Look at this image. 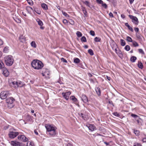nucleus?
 Listing matches in <instances>:
<instances>
[{
	"mask_svg": "<svg viewBox=\"0 0 146 146\" xmlns=\"http://www.w3.org/2000/svg\"><path fill=\"white\" fill-rule=\"evenodd\" d=\"M45 127L47 131L48 134L52 136H54L56 135V127L48 124L46 125Z\"/></svg>",
	"mask_w": 146,
	"mask_h": 146,
	"instance_id": "1",
	"label": "nucleus"
},
{
	"mask_svg": "<svg viewBox=\"0 0 146 146\" xmlns=\"http://www.w3.org/2000/svg\"><path fill=\"white\" fill-rule=\"evenodd\" d=\"M31 65L35 69H40L43 66V64L40 61L37 60H34L31 62Z\"/></svg>",
	"mask_w": 146,
	"mask_h": 146,
	"instance_id": "2",
	"label": "nucleus"
},
{
	"mask_svg": "<svg viewBox=\"0 0 146 146\" xmlns=\"http://www.w3.org/2000/svg\"><path fill=\"white\" fill-rule=\"evenodd\" d=\"M15 100V99L12 97H10L6 99V102L7 104L8 108L11 109L14 106V104L13 102Z\"/></svg>",
	"mask_w": 146,
	"mask_h": 146,
	"instance_id": "3",
	"label": "nucleus"
},
{
	"mask_svg": "<svg viewBox=\"0 0 146 146\" xmlns=\"http://www.w3.org/2000/svg\"><path fill=\"white\" fill-rule=\"evenodd\" d=\"M5 62L7 66H11L13 64L14 60L11 56H8L5 58Z\"/></svg>",
	"mask_w": 146,
	"mask_h": 146,
	"instance_id": "4",
	"label": "nucleus"
},
{
	"mask_svg": "<svg viewBox=\"0 0 146 146\" xmlns=\"http://www.w3.org/2000/svg\"><path fill=\"white\" fill-rule=\"evenodd\" d=\"M10 94L8 91L2 92L0 94V97L2 99H5L7 97L10 96Z\"/></svg>",
	"mask_w": 146,
	"mask_h": 146,
	"instance_id": "5",
	"label": "nucleus"
},
{
	"mask_svg": "<svg viewBox=\"0 0 146 146\" xmlns=\"http://www.w3.org/2000/svg\"><path fill=\"white\" fill-rule=\"evenodd\" d=\"M129 17L132 19V22L136 25H137L139 23L138 19L136 17L131 15H129Z\"/></svg>",
	"mask_w": 146,
	"mask_h": 146,
	"instance_id": "6",
	"label": "nucleus"
},
{
	"mask_svg": "<svg viewBox=\"0 0 146 146\" xmlns=\"http://www.w3.org/2000/svg\"><path fill=\"white\" fill-rule=\"evenodd\" d=\"M50 72L48 69H45L43 70L42 74L43 76H45L46 78H49V75L50 74Z\"/></svg>",
	"mask_w": 146,
	"mask_h": 146,
	"instance_id": "7",
	"label": "nucleus"
},
{
	"mask_svg": "<svg viewBox=\"0 0 146 146\" xmlns=\"http://www.w3.org/2000/svg\"><path fill=\"white\" fill-rule=\"evenodd\" d=\"M11 144L13 146H26L25 145L23 144L22 143L16 141H11Z\"/></svg>",
	"mask_w": 146,
	"mask_h": 146,
	"instance_id": "8",
	"label": "nucleus"
},
{
	"mask_svg": "<svg viewBox=\"0 0 146 146\" xmlns=\"http://www.w3.org/2000/svg\"><path fill=\"white\" fill-rule=\"evenodd\" d=\"M19 134V133L17 132H10L9 133V138L11 139H13L16 137Z\"/></svg>",
	"mask_w": 146,
	"mask_h": 146,
	"instance_id": "9",
	"label": "nucleus"
},
{
	"mask_svg": "<svg viewBox=\"0 0 146 146\" xmlns=\"http://www.w3.org/2000/svg\"><path fill=\"white\" fill-rule=\"evenodd\" d=\"M18 138L23 142H26L28 141V139L24 135H19L18 137Z\"/></svg>",
	"mask_w": 146,
	"mask_h": 146,
	"instance_id": "10",
	"label": "nucleus"
},
{
	"mask_svg": "<svg viewBox=\"0 0 146 146\" xmlns=\"http://www.w3.org/2000/svg\"><path fill=\"white\" fill-rule=\"evenodd\" d=\"M3 74L5 77H7L9 75V72L8 70L6 68H3L2 69Z\"/></svg>",
	"mask_w": 146,
	"mask_h": 146,
	"instance_id": "11",
	"label": "nucleus"
},
{
	"mask_svg": "<svg viewBox=\"0 0 146 146\" xmlns=\"http://www.w3.org/2000/svg\"><path fill=\"white\" fill-rule=\"evenodd\" d=\"M71 92L70 91H68L67 92L64 93L63 92L62 94L63 97L67 100L68 99L69 96L71 94Z\"/></svg>",
	"mask_w": 146,
	"mask_h": 146,
	"instance_id": "12",
	"label": "nucleus"
},
{
	"mask_svg": "<svg viewBox=\"0 0 146 146\" xmlns=\"http://www.w3.org/2000/svg\"><path fill=\"white\" fill-rule=\"evenodd\" d=\"M36 21L37 22L38 25L40 26V29L42 30L44 29V27L42 26L43 25L42 21L40 20V19L38 18L36 19Z\"/></svg>",
	"mask_w": 146,
	"mask_h": 146,
	"instance_id": "13",
	"label": "nucleus"
},
{
	"mask_svg": "<svg viewBox=\"0 0 146 146\" xmlns=\"http://www.w3.org/2000/svg\"><path fill=\"white\" fill-rule=\"evenodd\" d=\"M82 99L84 103L87 104L88 102L87 97L84 94L82 95Z\"/></svg>",
	"mask_w": 146,
	"mask_h": 146,
	"instance_id": "14",
	"label": "nucleus"
},
{
	"mask_svg": "<svg viewBox=\"0 0 146 146\" xmlns=\"http://www.w3.org/2000/svg\"><path fill=\"white\" fill-rule=\"evenodd\" d=\"M89 129L91 131H93L96 129L95 126L93 124H90L88 127Z\"/></svg>",
	"mask_w": 146,
	"mask_h": 146,
	"instance_id": "15",
	"label": "nucleus"
},
{
	"mask_svg": "<svg viewBox=\"0 0 146 146\" xmlns=\"http://www.w3.org/2000/svg\"><path fill=\"white\" fill-rule=\"evenodd\" d=\"M81 9L85 17H87L88 15L87 12L85 8L83 6H81Z\"/></svg>",
	"mask_w": 146,
	"mask_h": 146,
	"instance_id": "16",
	"label": "nucleus"
},
{
	"mask_svg": "<svg viewBox=\"0 0 146 146\" xmlns=\"http://www.w3.org/2000/svg\"><path fill=\"white\" fill-rule=\"evenodd\" d=\"M116 54L120 58H121V59H122L123 58V54L120 50L118 49V52H117Z\"/></svg>",
	"mask_w": 146,
	"mask_h": 146,
	"instance_id": "17",
	"label": "nucleus"
},
{
	"mask_svg": "<svg viewBox=\"0 0 146 146\" xmlns=\"http://www.w3.org/2000/svg\"><path fill=\"white\" fill-rule=\"evenodd\" d=\"M96 91L98 96H100L101 95V90L100 88L99 87H96L95 88Z\"/></svg>",
	"mask_w": 146,
	"mask_h": 146,
	"instance_id": "18",
	"label": "nucleus"
},
{
	"mask_svg": "<svg viewBox=\"0 0 146 146\" xmlns=\"http://www.w3.org/2000/svg\"><path fill=\"white\" fill-rule=\"evenodd\" d=\"M19 39L20 40V41L23 42H24L25 41L26 38L25 36H23V35L21 36Z\"/></svg>",
	"mask_w": 146,
	"mask_h": 146,
	"instance_id": "19",
	"label": "nucleus"
},
{
	"mask_svg": "<svg viewBox=\"0 0 146 146\" xmlns=\"http://www.w3.org/2000/svg\"><path fill=\"white\" fill-rule=\"evenodd\" d=\"M70 99L75 102H76L78 101L77 99L74 96H71L70 98Z\"/></svg>",
	"mask_w": 146,
	"mask_h": 146,
	"instance_id": "20",
	"label": "nucleus"
},
{
	"mask_svg": "<svg viewBox=\"0 0 146 146\" xmlns=\"http://www.w3.org/2000/svg\"><path fill=\"white\" fill-rule=\"evenodd\" d=\"M137 58L135 56H132L131 57L130 60L132 62H134L135 61Z\"/></svg>",
	"mask_w": 146,
	"mask_h": 146,
	"instance_id": "21",
	"label": "nucleus"
},
{
	"mask_svg": "<svg viewBox=\"0 0 146 146\" xmlns=\"http://www.w3.org/2000/svg\"><path fill=\"white\" fill-rule=\"evenodd\" d=\"M42 7L45 10H47L48 9V7L47 5L45 3H42L41 4Z\"/></svg>",
	"mask_w": 146,
	"mask_h": 146,
	"instance_id": "22",
	"label": "nucleus"
},
{
	"mask_svg": "<svg viewBox=\"0 0 146 146\" xmlns=\"http://www.w3.org/2000/svg\"><path fill=\"white\" fill-rule=\"evenodd\" d=\"M31 46L35 48L36 47V45L34 41H32L31 43Z\"/></svg>",
	"mask_w": 146,
	"mask_h": 146,
	"instance_id": "23",
	"label": "nucleus"
},
{
	"mask_svg": "<svg viewBox=\"0 0 146 146\" xmlns=\"http://www.w3.org/2000/svg\"><path fill=\"white\" fill-rule=\"evenodd\" d=\"M133 46L135 47L138 46H139L138 44L135 41H133L132 42Z\"/></svg>",
	"mask_w": 146,
	"mask_h": 146,
	"instance_id": "24",
	"label": "nucleus"
},
{
	"mask_svg": "<svg viewBox=\"0 0 146 146\" xmlns=\"http://www.w3.org/2000/svg\"><path fill=\"white\" fill-rule=\"evenodd\" d=\"M80 59L78 58H76L74 60V62L75 63H78L80 62Z\"/></svg>",
	"mask_w": 146,
	"mask_h": 146,
	"instance_id": "25",
	"label": "nucleus"
},
{
	"mask_svg": "<svg viewBox=\"0 0 146 146\" xmlns=\"http://www.w3.org/2000/svg\"><path fill=\"white\" fill-rule=\"evenodd\" d=\"M120 42L122 46H124L125 45V40L123 39H121L120 40Z\"/></svg>",
	"mask_w": 146,
	"mask_h": 146,
	"instance_id": "26",
	"label": "nucleus"
},
{
	"mask_svg": "<svg viewBox=\"0 0 146 146\" xmlns=\"http://www.w3.org/2000/svg\"><path fill=\"white\" fill-rule=\"evenodd\" d=\"M134 133L137 136H139L140 135V132L138 130L134 129Z\"/></svg>",
	"mask_w": 146,
	"mask_h": 146,
	"instance_id": "27",
	"label": "nucleus"
},
{
	"mask_svg": "<svg viewBox=\"0 0 146 146\" xmlns=\"http://www.w3.org/2000/svg\"><path fill=\"white\" fill-rule=\"evenodd\" d=\"M136 36L138 39L139 40H141V39H142L141 36L140 35H139V34H138L137 33H136Z\"/></svg>",
	"mask_w": 146,
	"mask_h": 146,
	"instance_id": "28",
	"label": "nucleus"
},
{
	"mask_svg": "<svg viewBox=\"0 0 146 146\" xmlns=\"http://www.w3.org/2000/svg\"><path fill=\"white\" fill-rule=\"evenodd\" d=\"M94 40L96 42H100L101 41V39L99 37H96L94 38Z\"/></svg>",
	"mask_w": 146,
	"mask_h": 146,
	"instance_id": "29",
	"label": "nucleus"
},
{
	"mask_svg": "<svg viewBox=\"0 0 146 146\" xmlns=\"http://www.w3.org/2000/svg\"><path fill=\"white\" fill-rule=\"evenodd\" d=\"M126 40L129 42H132L133 41L131 38L129 36H127V37Z\"/></svg>",
	"mask_w": 146,
	"mask_h": 146,
	"instance_id": "30",
	"label": "nucleus"
},
{
	"mask_svg": "<svg viewBox=\"0 0 146 146\" xmlns=\"http://www.w3.org/2000/svg\"><path fill=\"white\" fill-rule=\"evenodd\" d=\"M83 3L87 6L88 7H90L89 2L88 1H83Z\"/></svg>",
	"mask_w": 146,
	"mask_h": 146,
	"instance_id": "31",
	"label": "nucleus"
},
{
	"mask_svg": "<svg viewBox=\"0 0 146 146\" xmlns=\"http://www.w3.org/2000/svg\"><path fill=\"white\" fill-rule=\"evenodd\" d=\"M81 40L82 42H86V37L84 36H82L81 38Z\"/></svg>",
	"mask_w": 146,
	"mask_h": 146,
	"instance_id": "32",
	"label": "nucleus"
},
{
	"mask_svg": "<svg viewBox=\"0 0 146 146\" xmlns=\"http://www.w3.org/2000/svg\"><path fill=\"white\" fill-rule=\"evenodd\" d=\"M138 66L139 68L141 69L143 67V64L141 62H138Z\"/></svg>",
	"mask_w": 146,
	"mask_h": 146,
	"instance_id": "33",
	"label": "nucleus"
},
{
	"mask_svg": "<svg viewBox=\"0 0 146 146\" xmlns=\"http://www.w3.org/2000/svg\"><path fill=\"white\" fill-rule=\"evenodd\" d=\"M88 52L91 56L94 55L93 52L91 49H89L88 50Z\"/></svg>",
	"mask_w": 146,
	"mask_h": 146,
	"instance_id": "34",
	"label": "nucleus"
},
{
	"mask_svg": "<svg viewBox=\"0 0 146 146\" xmlns=\"http://www.w3.org/2000/svg\"><path fill=\"white\" fill-rule=\"evenodd\" d=\"M4 68H5L4 64L1 61H0V69H2Z\"/></svg>",
	"mask_w": 146,
	"mask_h": 146,
	"instance_id": "35",
	"label": "nucleus"
},
{
	"mask_svg": "<svg viewBox=\"0 0 146 146\" xmlns=\"http://www.w3.org/2000/svg\"><path fill=\"white\" fill-rule=\"evenodd\" d=\"M130 49V46L128 45H126L125 47V49L127 51H129Z\"/></svg>",
	"mask_w": 146,
	"mask_h": 146,
	"instance_id": "36",
	"label": "nucleus"
},
{
	"mask_svg": "<svg viewBox=\"0 0 146 146\" xmlns=\"http://www.w3.org/2000/svg\"><path fill=\"white\" fill-rule=\"evenodd\" d=\"M76 34L78 37H81L82 35V33L79 31H78L77 32Z\"/></svg>",
	"mask_w": 146,
	"mask_h": 146,
	"instance_id": "37",
	"label": "nucleus"
},
{
	"mask_svg": "<svg viewBox=\"0 0 146 146\" xmlns=\"http://www.w3.org/2000/svg\"><path fill=\"white\" fill-rule=\"evenodd\" d=\"M21 82H16V84L17 86L18 87H21L23 86V84L21 85Z\"/></svg>",
	"mask_w": 146,
	"mask_h": 146,
	"instance_id": "38",
	"label": "nucleus"
},
{
	"mask_svg": "<svg viewBox=\"0 0 146 146\" xmlns=\"http://www.w3.org/2000/svg\"><path fill=\"white\" fill-rule=\"evenodd\" d=\"M141 119H140L139 117H138V119H136V121L137 122V123L139 125H141Z\"/></svg>",
	"mask_w": 146,
	"mask_h": 146,
	"instance_id": "39",
	"label": "nucleus"
},
{
	"mask_svg": "<svg viewBox=\"0 0 146 146\" xmlns=\"http://www.w3.org/2000/svg\"><path fill=\"white\" fill-rule=\"evenodd\" d=\"M9 50V47L7 46L5 47L3 49V51L4 52L7 53Z\"/></svg>",
	"mask_w": 146,
	"mask_h": 146,
	"instance_id": "40",
	"label": "nucleus"
},
{
	"mask_svg": "<svg viewBox=\"0 0 146 146\" xmlns=\"http://www.w3.org/2000/svg\"><path fill=\"white\" fill-rule=\"evenodd\" d=\"M62 14H63V15H64L66 17H69V15H68L67 13H66L62 11Z\"/></svg>",
	"mask_w": 146,
	"mask_h": 146,
	"instance_id": "41",
	"label": "nucleus"
},
{
	"mask_svg": "<svg viewBox=\"0 0 146 146\" xmlns=\"http://www.w3.org/2000/svg\"><path fill=\"white\" fill-rule=\"evenodd\" d=\"M113 114L115 116L118 117H119L120 116L119 113L117 112L113 113Z\"/></svg>",
	"mask_w": 146,
	"mask_h": 146,
	"instance_id": "42",
	"label": "nucleus"
},
{
	"mask_svg": "<svg viewBox=\"0 0 146 146\" xmlns=\"http://www.w3.org/2000/svg\"><path fill=\"white\" fill-rule=\"evenodd\" d=\"M138 51L139 53H141L142 54H145L143 50L141 49H138Z\"/></svg>",
	"mask_w": 146,
	"mask_h": 146,
	"instance_id": "43",
	"label": "nucleus"
},
{
	"mask_svg": "<svg viewBox=\"0 0 146 146\" xmlns=\"http://www.w3.org/2000/svg\"><path fill=\"white\" fill-rule=\"evenodd\" d=\"M131 116L132 117H133L134 118H136L137 117H139V116L138 115H135L134 114H133V113L131 115Z\"/></svg>",
	"mask_w": 146,
	"mask_h": 146,
	"instance_id": "44",
	"label": "nucleus"
},
{
	"mask_svg": "<svg viewBox=\"0 0 146 146\" xmlns=\"http://www.w3.org/2000/svg\"><path fill=\"white\" fill-rule=\"evenodd\" d=\"M102 6L104 7L105 9H106L107 8V6L106 3H104L103 2V3L102 4Z\"/></svg>",
	"mask_w": 146,
	"mask_h": 146,
	"instance_id": "45",
	"label": "nucleus"
},
{
	"mask_svg": "<svg viewBox=\"0 0 146 146\" xmlns=\"http://www.w3.org/2000/svg\"><path fill=\"white\" fill-rule=\"evenodd\" d=\"M26 9L29 13H30L31 12V10L30 8V7L29 6L27 7L26 8Z\"/></svg>",
	"mask_w": 146,
	"mask_h": 146,
	"instance_id": "46",
	"label": "nucleus"
},
{
	"mask_svg": "<svg viewBox=\"0 0 146 146\" xmlns=\"http://www.w3.org/2000/svg\"><path fill=\"white\" fill-rule=\"evenodd\" d=\"M69 23L72 25H73L74 24V21L73 20L70 19V20Z\"/></svg>",
	"mask_w": 146,
	"mask_h": 146,
	"instance_id": "47",
	"label": "nucleus"
},
{
	"mask_svg": "<svg viewBox=\"0 0 146 146\" xmlns=\"http://www.w3.org/2000/svg\"><path fill=\"white\" fill-rule=\"evenodd\" d=\"M61 60L63 62H64L67 63V61L63 58H61Z\"/></svg>",
	"mask_w": 146,
	"mask_h": 146,
	"instance_id": "48",
	"label": "nucleus"
},
{
	"mask_svg": "<svg viewBox=\"0 0 146 146\" xmlns=\"http://www.w3.org/2000/svg\"><path fill=\"white\" fill-rule=\"evenodd\" d=\"M90 33L91 35L92 36H94L95 35V34L94 32L92 31H90Z\"/></svg>",
	"mask_w": 146,
	"mask_h": 146,
	"instance_id": "49",
	"label": "nucleus"
},
{
	"mask_svg": "<svg viewBox=\"0 0 146 146\" xmlns=\"http://www.w3.org/2000/svg\"><path fill=\"white\" fill-rule=\"evenodd\" d=\"M96 2L98 3L101 4L103 2L102 0H96Z\"/></svg>",
	"mask_w": 146,
	"mask_h": 146,
	"instance_id": "50",
	"label": "nucleus"
},
{
	"mask_svg": "<svg viewBox=\"0 0 146 146\" xmlns=\"http://www.w3.org/2000/svg\"><path fill=\"white\" fill-rule=\"evenodd\" d=\"M127 28H128V29L130 30L132 32H133V29L130 27V26H129Z\"/></svg>",
	"mask_w": 146,
	"mask_h": 146,
	"instance_id": "51",
	"label": "nucleus"
},
{
	"mask_svg": "<svg viewBox=\"0 0 146 146\" xmlns=\"http://www.w3.org/2000/svg\"><path fill=\"white\" fill-rule=\"evenodd\" d=\"M63 22L64 24L66 25V24H67L68 23V21L67 20L64 19L63 21Z\"/></svg>",
	"mask_w": 146,
	"mask_h": 146,
	"instance_id": "52",
	"label": "nucleus"
},
{
	"mask_svg": "<svg viewBox=\"0 0 146 146\" xmlns=\"http://www.w3.org/2000/svg\"><path fill=\"white\" fill-rule=\"evenodd\" d=\"M104 143L106 145V146H111V145H110V143L111 142H104Z\"/></svg>",
	"mask_w": 146,
	"mask_h": 146,
	"instance_id": "53",
	"label": "nucleus"
},
{
	"mask_svg": "<svg viewBox=\"0 0 146 146\" xmlns=\"http://www.w3.org/2000/svg\"><path fill=\"white\" fill-rule=\"evenodd\" d=\"M82 117L85 120L86 118V116L85 115L83 114V115L82 116Z\"/></svg>",
	"mask_w": 146,
	"mask_h": 146,
	"instance_id": "54",
	"label": "nucleus"
},
{
	"mask_svg": "<svg viewBox=\"0 0 146 146\" xmlns=\"http://www.w3.org/2000/svg\"><path fill=\"white\" fill-rule=\"evenodd\" d=\"M27 146H34L33 145H32L31 142H30L29 144L28 143H27Z\"/></svg>",
	"mask_w": 146,
	"mask_h": 146,
	"instance_id": "55",
	"label": "nucleus"
},
{
	"mask_svg": "<svg viewBox=\"0 0 146 146\" xmlns=\"http://www.w3.org/2000/svg\"><path fill=\"white\" fill-rule=\"evenodd\" d=\"M134 30L136 32H138L139 31V29L137 27L135 28H134Z\"/></svg>",
	"mask_w": 146,
	"mask_h": 146,
	"instance_id": "56",
	"label": "nucleus"
},
{
	"mask_svg": "<svg viewBox=\"0 0 146 146\" xmlns=\"http://www.w3.org/2000/svg\"><path fill=\"white\" fill-rule=\"evenodd\" d=\"M133 10L134 12L136 14H139V13H138V11H136V9H133Z\"/></svg>",
	"mask_w": 146,
	"mask_h": 146,
	"instance_id": "57",
	"label": "nucleus"
},
{
	"mask_svg": "<svg viewBox=\"0 0 146 146\" xmlns=\"http://www.w3.org/2000/svg\"><path fill=\"white\" fill-rule=\"evenodd\" d=\"M28 3L31 5H32L33 4V3L32 1L28 2Z\"/></svg>",
	"mask_w": 146,
	"mask_h": 146,
	"instance_id": "58",
	"label": "nucleus"
},
{
	"mask_svg": "<svg viewBox=\"0 0 146 146\" xmlns=\"http://www.w3.org/2000/svg\"><path fill=\"white\" fill-rule=\"evenodd\" d=\"M109 15L111 17H113V14L111 13V12H110L109 14Z\"/></svg>",
	"mask_w": 146,
	"mask_h": 146,
	"instance_id": "59",
	"label": "nucleus"
},
{
	"mask_svg": "<svg viewBox=\"0 0 146 146\" xmlns=\"http://www.w3.org/2000/svg\"><path fill=\"white\" fill-rule=\"evenodd\" d=\"M134 146H142L141 145L140 143H137L134 145Z\"/></svg>",
	"mask_w": 146,
	"mask_h": 146,
	"instance_id": "60",
	"label": "nucleus"
},
{
	"mask_svg": "<svg viewBox=\"0 0 146 146\" xmlns=\"http://www.w3.org/2000/svg\"><path fill=\"white\" fill-rule=\"evenodd\" d=\"M3 44V41L1 39H0V46L2 45Z\"/></svg>",
	"mask_w": 146,
	"mask_h": 146,
	"instance_id": "61",
	"label": "nucleus"
},
{
	"mask_svg": "<svg viewBox=\"0 0 146 146\" xmlns=\"http://www.w3.org/2000/svg\"><path fill=\"white\" fill-rule=\"evenodd\" d=\"M67 146H73L72 144L71 143H68L67 145Z\"/></svg>",
	"mask_w": 146,
	"mask_h": 146,
	"instance_id": "62",
	"label": "nucleus"
},
{
	"mask_svg": "<svg viewBox=\"0 0 146 146\" xmlns=\"http://www.w3.org/2000/svg\"><path fill=\"white\" fill-rule=\"evenodd\" d=\"M121 17L122 18L124 19L125 17V16L124 14H122L121 15Z\"/></svg>",
	"mask_w": 146,
	"mask_h": 146,
	"instance_id": "63",
	"label": "nucleus"
},
{
	"mask_svg": "<svg viewBox=\"0 0 146 146\" xmlns=\"http://www.w3.org/2000/svg\"><path fill=\"white\" fill-rule=\"evenodd\" d=\"M142 141L144 142H146V137L143 138L142 139Z\"/></svg>",
	"mask_w": 146,
	"mask_h": 146,
	"instance_id": "64",
	"label": "nucleus"
}]
</instances>
